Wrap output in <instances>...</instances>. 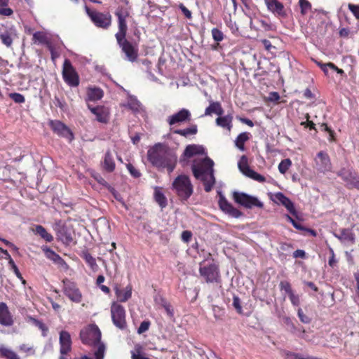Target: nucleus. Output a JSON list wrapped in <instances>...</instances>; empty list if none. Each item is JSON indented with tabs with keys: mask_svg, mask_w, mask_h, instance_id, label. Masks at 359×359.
<instances>
[{
	"mask_svg": "<svg viewBox=\"0 0 359 359\" xmlns=\"http://www.w3.org/2000/svg\"><path fill=\"white\" fill-rule=\"evenodd\" d=\"M149 161L158 168H166L171 173L177 164V156L161 143L156 144L147 152Z\"/></svg>",
	"mask_w": 359,
	"mask_h": 359,
	"instance_id": "nucleus-1",
	"label": "nucleus"
},
{
	"mask_svg": "<svg viewBox=\"0 0 359 359\" xmlns=\"http://www.w3.org/2000/svg\"><path fill=\"white\" fill-rule=\"evenodd\" d=\"M213 165V161L206 157L199 161L194 160L191 166L194 176L203 183L206 192H210L215 184Z\"/></svg>",
	"mask_w": 359,
	"mask_h": 359,
	"instance_id": "nucleus-2",
	"label": "nucleus"
},
{
	"mask_svg": "<svg viewBox=\"0 0 359 359\" xmlns=\"http://www.w3.org/2000/svg\"><path fill=\"white\" fill-rule=\"evenodd\" d=\"M101 332L95 324H90L83 327L79 334L82 343L85 345L97 347L94 353L95 359H104L105 345L101 341Z\"/></svg>",
	"mask_w": 359,
	"mask_h": 359,
	"instance_id": "nucleus-3",
	"label": "nucleus"
},
{
	"mask_svg": "<svg viewBox=\"0 0 359 359\" xmlns=\"http://www.w3.org/2000/svg\"><path fill=\"white\" fill-rule=\"evenodd\" d=\"M172 187L182 201H187L194 192L193 184L186 175H178L172 182Z\"/></svg>",
	"mask_w": 359,
	"mask_h": 359,
	"instance_id": "nucleus-4",
	"label": "nucleus"
},
{
	"mask_svg": "<svg viewBox=\"0 0 359 359\" xmlns=\"http://www.w3.org/2000/svg\"><path fill=\"white\" fill-rule=\"evenodd\" d=\"M199 273L206 283H221V274L219 266L212 259L208 264H205V261L199 264Z\"/></svg>",
	"mask_w": 359,
	"mask_h": 359,
	"instance_id": "nucleus-5",
	"label": "nucleus"
},
{
	"mask_svg": "<svg viewBox=\"0 0 359 359\" xmlns=\"http://www.w3.org/2000/svg\"><path fill=\"white\" fill-rule=\"evenodd\" d=\"M126 34L127 33L115 34V37L126 59L134 62L138 57V47L137 44L133 43L126 39Z\"/></svg>",
	"mask_w": 359,
	"mask_h": 359,
	"instance_id": "nucleus-6",
	"label": "nucleus"
},
{
	"mask_svg": "<svg viewBox=\"0 0 359 359\" xmlns=\"http://www.w3.org/2000/svg\"><path fill=\"white\" fill-rule=\"evenodd\" d=\"M62 292L68 299L76 304H79L82 302L83 294L76 282L65 278L62 280Z\"/></svg>",
	"mask_w": 359,
	"mask_h": 359,
	"instance_id": "nucleus-7",
	"label": "nucleus"
},
{
	"mask_svg": "<svg viewBox=\"0 0 359 359\" xmlns=\"http://www.w3.org/2000/svg\"><path fill=\"white\" fill-rule=\"evenodd\" d=\"M85 10L96 27L107 29L111 25L112 17L109 12L91 11L87 6H85Z\"/></svg>",
	"mask_w": 359,
	"mask_h": 359,
	"instance_id": "nucleus-8",
	"label": "nucleus"
},
{
	"mask_svg": "<svg viewBox=\"0 0 359 359\" xmlns=\"http://www.w3.org/2000/svg\"><path fill=\"white\" fill-rule=\"evenodd\" d=\"M111 316L114 325L120 330L127 327L126 313L124 307L117 302L111 305Z\"/></svg>",
	"mask_w": 359,
	"mask_h": 359,
	"instance_id": "nucleus-9",
	"label": "nucleus"
},
{
	"mask_svg": "<svg viewBox=\"0 0 359 359\" xmlns=\"http://www.w3.org/2000/svg\"><path fill=\"white\" fill-rule=\"evenodd\" d=\"M62 78L65 82L72 87L79 85V76L69 59H65L62 65Z\"/></svg>",
	"mask_w": 359,
	"mask_h": 359,
	"instance_id": "nucleus-10",
	"label": "nucleus"
},
{
	"mask_svg": "<svg viewBox=\"0 0 359 359\" xmlns=\"http://www.w3.org/2000/svg\"><path fill=\"white\" fill-rule=\"evenodd\" d=\"M233 199L236 203L246 208L250 209L253 207L263 208V203L257 198L245 193L234 191L233 193Z\"/></svg>",
	"mask_w": 359,
	"mask_h": 359,
	"instance_id": "nucleus-11",
	"label": "nucleus"
},
{
	"mask_svg": "<svg viewBox=\"0 0 359 359\" xmlns=\"http://www.w3.org/2000/svg\"><path fill=\"white\" fill-rule=\"evenodd\" d=\"M50 129L59 137L66 138L69 142L74 139L72 130L63 122L59 120H50L48 123Z\"/></svg>",
	"mask_w": 359,
	"mask_h": 359,
	"instance_id": "nucleus-12",
	"label": "nucleus"
},
{
	"mask_svg": "<svg viewBox=\"0 0 359 359\" xmlns=\"http://www.w3.org/2000/svg\"><path fill=\"white\" fill-rule=\"evenodd\" d=\"M337 175L345 182V186L348 189H356L359 190V175L355 172L342 168L337 172Z\"/></svg>",
	"mask_w": 359,
	"mask_h": 359,
	"instance_id": "nucleus-13",
	"label": "nucleus"
},
{
	"mask_svg": "<svg viewBox=\"0 0 359 359\" xmlns=\"http://www.w3.org/2000/svg\"><path fill=\"white\" fill-rule=\"evenodd\" d=\"M115 16L117 18L118 31L116 34L127 33V19L130 17V8L125 6H119L115 11Z\"/></svg>",
	"mask_w": 359,
	"mask_h": 359,
	"instance_id": "nucleus-14",
	"label": "nucleus"
},
{
	"mask_svg": "<svg viewBox=\"0 0 359 359\" xmlns=\"http://www.w3.org/2000/svg\"><path fill=\"white\" fill-rule=\"evenodd\" d=\"M238 165L241 172L245 176L259 182H264L266 181L264 176L256 172L249 167L248 158L245 156H242Z\"/></svg>",
	"mask_w": 359,
	"mask_h": 359,
	"instance_id": "nucleus-15",
	"label": "nucleus"
},
{
	"mask_svg": "<svg viewBox=\"0 0 359 359\" xmlns=\"http://www.w3.org/2000/svg\"><path fill=\"white\" fill-rule=\"evenodd\" d=\"M219 194L218 204L223 212L234 218H238L243 215L242 212L234 208L221 193H219Z\"/></svg>",
	"mask_w": 359,
	"mask_h": 359,
	"instance_id": "nucleus-16",
	"label": "nucleus"
},
{
	"mask_svg": "<svg viewBox=\"0 0 359 359\" xmlns=\"http://www.w3.org/2000/svg\"><path fill=\"white\" fill-rule=\"evenodd\" d=\"M14 324L13 316L5 302H0V325L4 327H11Z\"/></svg>",
	"mask_w": 359,
	"mask_h": 359,
	"instance_id": "nucleus-17",
	"label": "nucleus"
},
{
	"mask_svg": "<svg viewBox=\"0 0 359 359\" xmlns=\"http://www.w3.org/2000/svg\"><path fill=\"white\" fill-rule=\"evenodd\" d=\"M191 113L187 109H182L177 113L168 116L167 121L170 126L181 123L191 120Z\"/></svg>",
	"mask_w": 359,
	"mask_h": 359,
	"instance_id": "nucleus-18",
	"label": "nucleus"
},
{
	"mask_svg": "<svg viewBox=\"0 0 359 359\" xmlns=\"http://www.w3.org/2000/svg\"><path fill=\"white\" fill-rule=\"evenodd\" d=\"M59 344L60 354H68L72 351V338L67 331L62 330L60 332Z\"/></svg>",
	"mask_w": 359,
	"mask_h": 359,
	"instance_id": "nucleus-19",
	"label": "nucleus"
},
{
	"mask_svg": "<svg viewBox=\"0 0 359 359\" xmlns=\"http://www.w3.org/2000/svg\"><path fill=\"white\" fill-rule=\"evenodd\" d=\"M90 111L95 116L96 120L102 123H108L109 120V110L104 106L91 107L88 105Z\"/></svg>",
	"mask_w": 359,
	"mask_h": 359,
	"instance_id": "nucleus-20",
	"label": "nucleus"
},
{
	"mask_svg": "<svg viewBox=\"0 0 359 359\" xmlns=\"http://www.w3.org/2000/svg\"><path fill=\"white\" fill-rule=\"evenodd\" d=\"M334 236L345 244L354 245L355 243V234L352 229H340L339 233H334Z\"/></svg>",
	"mask_w": 359,
	"mask_h": 359,
	"instance_id": "nucleus-21",
	"label": "nucleus"
},
{
	"mask_svg": "<svg viewBox=\"0 0 359 359\" xmlns=\"http://www.w3.org/2000/svg\"><path fill=\"white\" fill-rule=\"evenodd\" d=\"M315 161L318 166V170L320 172H325L331 168L330 158L328 154L323 151H320L317 154Z\"/></svg>",
	"mask_w": 359,
	"mask_h": 359,
	"instance_id": "nucleus-22",
	"label": "nucleus"
},
{
	"mask_svg": "<svg viewBox=\"0 0 359 359\" xmlns=\"http://www.w3.org/2000/svg\"><path fill=\"white\" fill-rule=\"evenodd\" d=\"M275 198L276 203L283 205L290 214H292L293 216L297 217V212L294 208V203L288 197L285 196L281 192H278L275 194Z\"/></svg>",
	"mask_w": 359,
	"mask_h": 359,
	"instance_id": "nucleus-23",
	"label": "nucleus"
},
{
	"mask_svg": "<svg viewBox=\"0 0 359 359\" xmlns=\"http://www.w3.org/2000/svg\"><path fill=\"white\" fill-rule=\"evenodd\" d=\"M264 3L269 11L281 17L286 15L283 4L278 0H264Z\"/></svg>",
	"mask_w": 359,
	"mask_h": 359,
	"instance_id": "nucleus-24",
	"label": "nucleus"
},
{
	"mask_svg": "<svg viewBox=\"0 0 359 359\" xmlns=\"http://www.w3.org/2000/svg\"><path fill=\"white\" fill-rule=\"evenodd\" d=\"M205 154V149L203 146L198 144H189L186 147L183 156L190 158L196 155H203Z\"/></svg>",
	"mask_w": 359,
	"mask_h": 359,
	"instance_id": "nucleus-25",
	"label": "nucleus"
},
{
	"mask_svg": "<svg viewBox=\"0 0 359 359\" xmlns=\"http://www.w3.org/2000/svg\"><path fill=\"white\" fill-rule=\"evenodd\" d=\"M232 122L233 116L231 114H227L226 116H219L215 120V123L217 126L226 129L229 132H230L232 129Z\"/></svg>",
	"mask_w": 359,
	"mask_h": 359,
	"instance_id": "nucleus-26",
	"label": "nucleus"
},
{
	"mask_svg": "<svg viewBox=\"0 0 359 359\" xmlns=\"http://www.w3.org/2000/svg\"><path fill=\"white\" fill-rule=\"evenodd\" d=\"M133 287L131 285H128L124 289H115V294L120 302H126L132 297Z\"/></svg>",
	"mask_w": 359,
	"mask_h": 359,
	"instance_id": "nucleus-27",
	"label": "nucleus"
},
{
	"mask_svg": "<svg viewBox=\"0 0 359 359\" xmlns=\"http://www.w3.org/2000/svg\"><path fill=\"white\" fill-rule=\"evenodd\" d=\"M102 168L107 172H112L115 170L116 164L112 154L109 149L106 151L104 160L102 162Z\"/></svg>",
	"mask_w": 359,
	"mask_h": 359,
	"instance_id": "nucleus-28",
	"label": "nucleus"
},
{
	"mask_svg": "<svg viewBox=\"0 0 359 359\" xmlns=\"http://www.w3.org/2000/svg\"><path fill=\"white\" fill-rule=\"evenodd\" d=\"M212 114L218 116L223 115L224 109L220 102L211 101L210 105L205 109L203 116H211Z\"/></svg>",
	"mask_w": 359,
	"mask_h": 359,
	"instance_id": "nucleus-29",
	"label": "nucleus"
},
{
	"mask_svg": "<svg viewBox=\"0 0 359 359\" xmlns=\"http://www.w3.org/2000/svg\"><path fill=\"white\" fill-rule=\"evenodd\" d=\"M45 256L47 259L52 260L55 263L62 264L65 263L64 259L53 250L47 246H43L41 248Z\"/></svg>",
	"mask_w": 359,
	"mask_h": 359,
	"instance_id": "nucleus-30",
	"label": "nucleus"
},
{
	"mask_svg": "<svg viewBox=\"0 0 359 359\" xmlns=\"http://www.w3.org/2000/svg\"><path fill=\"white\" fill-rule=\"evenodd\" d=\"M32 41L34 43H40L50 46L51 43L50 39L48 37L46 33L43 32H36L33 34Z\"/></svg>",
	"mask_w": 359,
	"mask_h": 359,
	"instance_id": "nucleus-31",
	"label": "nucleus"
},
{
	"mask_svg": "<svg viewBox=\"0 0 359 359\" xmlns=\"http://www.w3.org/2000/svg\"><path fill=\"white\" fill-rule=\"evenodd\" d=\"M104 92L100 88L92 87L87 89V97L89 100L97 101L102 98Z\"/></svg>",
	"mask_w": 359,
	"mask_h": 359,
	"instance_id": "nucleus-32",
	"label": "nucleus"
},
{
	"mask_svg": "<svg viewBox=\"0 0 359 359\" xmlns=\"http://www.w3.org/2000/svg\"><path fill=\"white\" fill-rule=\"evenodd\" d=\"M285 323L290 327V332L292 333L297 334L299 337L303 339L305 338L304 334L305 333L306 331L302 326L299 327L295 326L291 318L289 317H286L285 318Z\"/></svg>",
	"mask_w": 359,
	"mask_h": 359,
	"instance_id": "nucleus-33",
	"label": "nucleus"
},
{
	"mask_svg": "<svg viewBox=\"0 0 359 359\" xmlns=\"http://www.w3.org/2000/svg\"><path fill=\"white\" fill-rule=\"evenodd\" d=\"M154 200L159 205V206L163 209L165 208L168 205V201L164 194L161 191V189L160 187H156L154 188Z\"/></svg>",
	"mask_w": 359,
	"mask_h": 359,
	"instance_id": "nucleus-34",
	"label": "nucleus"
},
{
	"mask_svg": "<svg viewBox=\"0 0 359 359\" xmlns=\"http://www.w3.org/2000/svg\"><path fill=\"white\" fill-rule=\"evenodd\" d=\"M4 31L0 32V39L2 43L7 47H10L13 43L12 32L6 27H3Z\"/></svg>",
	"mask_w": 359,
	"mask_h": 359,
	"instance_id": "nucleus-35",
	"label": "nucleus"
},
{
	"mask_svg": "<svg viewBox=\"0 0 359 359\" xmlns=\"http://www.w3.org/2000/svg\"><path fill=\"white\" fill-rule=\"evenodd\" d=\"M250 135L249 133L244 132L237 136L235 144L241 151L245 150V143L250 139Z\"/></svg>",
	"mask_w": 359,
	"mask_h": 359,
	"instance_id": "nucleus-36",
	"label": "nucleus"
},
{
	"mask_svg": "<svg viewBox=\"0 0 359 359\" xmlns=\"http://www.w3.org/2000/svg\"><path fill=\"white\" fill-rule=\"evenodd\" d=\"M281 354L285 359H321L313 356L304 357L302 355L299 353H297L287 350H283L281 351Z\"/></svg>",
	"mask_w": 359,
	"mask_h": 359,
	"instance_id": "nucleus-37",
	"label": "nucleus"
},
{
	"mask_svg": "<svg viewBox=\"0 0 359 359\" xmlns=\"http://www.w3.org/2000/svg\"><path fill=\"white\" fill-rule=\"evenodd\" d=\"M175 134L180 135L183 137H188L189 135H196L198 133V128L196 124L191 126L189 128L185 129H177L173 131Z\"/></svg>",
	"mask_w": 359,
	"mask_h": 359,
	"instance_id": "nucleus-38",
	"label": "nucleus"
},
{
	"mask_svg": "<svg viewBox=\"0 0 359 359\" xmlns=\"http://www.w3.org/2000/svg\"><path fill=\"white\" fill-rule=\"evenodd\" d=\"M34 231L36 234L39 235L46 242H51L53 241V236L41 225H36Z\"/></svg>",
	"mask_w": 359,
	"mask_h": 359,
	"instance_id": "nucleus-39",
	"label": "nucleus"
},
{
	"mask_svg": "<svg viewBox=\"0 0 359 359\" xmlns=\"http://www.w3.org/2000/svg\"><path fill=\"white\" fill-rule=\"evenodd\" d=\"M0 357L6 359H20L15 352L3 346H0Z\"/></svg>",
	"mask_w": 359,
	"mask_h": 359,
	"instance_id": "nucleus-40",
	"label": "nucleus"
},
{
	"mask_svg": "<svg viewBox=\"0 0 359 359\" xmlns=\"http://www.w3.org/2000/svg\"><path fill=\"white\" fill-rule=\"evenodd\" d=\"M9 0H0V15L4 16H11L13 11L8 7Z\"/></svg>",
	"mask_w": 359,
	"mask_h": 359,
	"instance_id": "nucleus-41",
	"label": "nucleus"
},
{
	"mask_svg": "<svg viewBox=\"0 0 359 359\" xmlns=\"http://www.w3.org/2000/svg\"><path fill=\"white\" fill-rule=\"evenodd\" d=\"M211 34L213 40L217 42V46L219 45V42L224 40V33L217 27H214L211 30Z\"/></svg>",
	"mask_w": 359,
	"mask_h": 359,
	"instance_id": "nucleus-42",
	"label": "nucleus"
},
{
	"mask_svg": "<svg viewBox=\"0 0 359 359\" xmlns=\"http://www.w3.org/2000/svg\"><path fill=\"white\" fill-rule=\"evenodd\" d=\"M83 258L93 270H95L97 268L95 259L90 253L84 252Z\"/></svg>",
	"mask_w": 359,
	"mask_h": 359,
	"instance_id": "nucleus-43",
	"label": "nucleus"
},
{
	"mask_svg": "<svg viewBox=\"0 0 359 359\" xmlns=\"http://www.w3.org/2000/svg\"><path fill=\"white\" fill-rule=\"evenodd\" d=\"M279 288L280 291H284L288 296L294 293L290 283L287 280H282L280 282Z\"/></svg>",
	"mask_w": 359,
	"mask_h": 359,
	"instance_id": "nucleus-44",
	"label": "nucleus"
},
{
	"mask_svg": "<svg viewBox=\"0 0 359 359\" xmlns=\"http://www.w3.org/2000/svg\"><path fill=\"white\" fill-rule=\"evenodd\" d=\"M291 165L292 161L290 158L283 159L278 165V170L281 174H285Z\"/></svg>",
	"mask_w": 359,
	"mask_h": 359,
	"instance_id": "nucleus-45",
	"label": "nucleus"
},
{
	"mask_svg": "<svg viewBox=\"0 0 359 359\" xmlns=\"http://www.w3.org/2000/svg\"><path fill=\"white\" fill-rule=\"evenodd\" d=\"M30 320L39 330L42 331L43 336H46L48 331V327L41 320L36 319L33 317H30Z\"/></svg>",
	"mask_w": 359,
	"mask_h": 359,
	"instance_id": "nucleus-46",
	"label": "nucleus"
},
{
	"mask_svg": "<svg viewBox=\"0 0 359 359\" xmlns=\"http://www.w3.org/2000/svg\"><path fill=\"white\" fill-rule=\"evenodd\" d=\"M302 15H306L311 8V3L307 0H299Z\"/></svg>",
	"mask_w": 359,
	"mask_h": 359,
	"instance_id": "nucleus-47",
	"label": "nucleus"
},
{
	"mask_svg": "<svg viewBox=\"0 0 359 359\" xmlns=\"http://www.w3.org/2000/svg\"><path fill=\"white\" fill-rule=\"evenodd\" d=\"M9 97L12 99L15 103L21 104L25 102V97L18 93H11L8 95Z\"/></svg>",
	"mask_w": 359,
	"mask_h": 359,
	"instance_id": "nucleus-48",
	"label": "nucleus"
},
{
	"mask_svg": "<svg viewBox=\"0 0 359 359\" xmlns=\"http://www.w3.org/2000/svg\"><path fill=\"white\" fill-rule=\"evenodd\" d=\"M297 316L300 321L304 324H309L311 321V318L305 314L301 308L297 309Z\"/></svg>",
	"mask_w": 359,
	"mask_h": 359,
	"instance_id": "nucleus-49",
	"label": "nucleus"
},
{
	"mask_svg": "<svg viewBox=\"0 0 359 359\" xmlns=\"http://www.w3.org/2000/svg\"><path fill=\"white\" fill-rule=\"evenodd\" d=\"M151 325V322L149 320H144L142 321L139 327L137 328V333L142 334L147 332Z\"/></svg>",
	"mask_w": 359,
	"mask_h": 359,
	"instance_id": "nucleus-50",
	"label": "nucleus"
},
{
	"mask_svg": "<svg viewBox=\"0 0 359 359\" xmlns=\"http://www.w3.org/2000/svg\"><path fill=\"white\" fill-rule=\"evenodd\" d=\"M233 306L235 308L236 311L241 314L243 313L242 306H241V302L238 297L234 296L233 298Z\"/></svg>",
	"mask_w": 359,
	"mask_h": 359,
	"instance_id": "nucleus-51",
	"label": "nucleus"
},
{
	"mask_svg": "<svg viewBox=\"0 0 359 359\" xmlns=\"http://www.w3.org/2000/svg\"><path fill=\"white\" fill-rule=\"evenodd\" d=\"M130 174L135 177V178H138L141 176V172L137 169L135 168L131 163H128L126 165Z\"/></svg>",
	"mask_w": 359,
	"mask_h": 359,
	"instance_id": "nucleus-52",
	"label": "nucleus"
},
{
	"mask_svg": "<svg viewBox=\"0 0 359 359\" xmlns=\"http://www.w3.org/2000/svg\"><path fill=\"white\" fill-rule=\"evenodd\" d=\"M289 299L290 300L292 304L294 306H299L300 304V298L299 294H295L294 292L288 296Z\"/></svg>",
	"mask_w": 359,
	"mask_h": 359,
	"instance_id": "nucleus-53",
	"label": "nucleus"
},
{
	"mask_svg": "<svg viewBox=\"0 0 359 359\" xmlns=\"http://www.w3.org/2000/svg\"><path fill=\"white\" fill-rule=\"evenodd\" d=\"M8 264L11 266V268L13 271L15 276L19 279H22V276L21 273L20 272L17 265L15 264L13 259H11V262H9Z\"/></svg>",
	"mask_w": 359,
	"mask_h": 359,
	"instance_id": "nucleus-54",
	"label": "nucleus"
},
{
	"mask_svg": "<svg viewBox=\"0 0 359 359\" xmlns=\"http://www.w3.org/2000/svg\"><path fill=\"white\" fill-rule=\"evenodd\" d=\"M322 130H324L325 131H327L330 135V140L334 141V132L332 130L326 123H323L321 125Z\"/></svg>",
	"mask_w": 359,
	"mask_h": 359,
	"instance_id": "nucleus-55",
	"label": "nucleus"
},
{
	"mask_svg": "<svg viewBox=\"0 0 359 359\" xmlns=\"http://www.w3.org/2000/svg\"><path fill=\"white\" fill-rule=\"evenodd\" d=\"M349 10L353 13L356 19L359 20V5L349 4L348 6Z\"/></svg>",
	"mask_w": 359,
	"mask_h": 359,
	"instance_id": "nucleus-56",
	"label": "nucleus"
},
{
	"mask_svg": "<svg viewBox=\"0 0 359 359\" xmlns=\"http://www.w3.org/2000/svg\"><path fill=\"white\" fill-rule=\"evenodd\" d=\"M192 237V233L190 231H184L182 233V240L185 243H189Z\"/></svg>",
	"mask_w": 359,
	"mask_h": 359,
	"instance_id": "nucleus-57",
	"label": "nucleus"
},
{
	"mask_svg": "<svg viewBox=\"0 0 359 359\" xmlns=\"http://www.w3.org/2000/svg\"><path fill=\"white\" fill-rule=\"evenodd\" d=\"M179 8L187 18H191V12L183 4H180Z\"/></svg>",
	"mask_w": 359,
	"mask_h": 359,
	"instance_id": "nucleus-58",
	"label": "nucleus"
},
{
	"mask_svg": "<svg viewBox=\"0 0 359 359\" xmlns=\"http://www.w3.org/2000/svg\"><path fill=\"white\" fill-rule=\"evenodd\" d=\"M163 307L165 309L167 314L170 316V317H172L173 316V310L171 308V306L170 304H168L166 301H163Z\"/></svg>",
	"mask_w": 359,
	"mask_h": 359,
	"instance_id": "nucleus-59",
	"label": "nucleus"
},
{
	"mask_svg": "<svg viewBox=\"0 0 359 359\" xmlns=\"http://www.w3.org/2000/svg\"><path fill=\"white\" fill-rule=\"evenodd\" d=\"M20 351L24 353H34V351L32 347L29 346L27 344H23L19 346Z\"/></svg>",
	"mask_w": 359,
	"mask_h": 359,
	"instance_id": "nucleus-60",
	"label": "nucleus"
},
{
	"mask_svg": "<svg viewBox=\"0 0 359 359\" xmlns=\"http://www.w3.org/2000/svg\"><path fill=\"white\" fill-rule=\"evenodd\" d=\"M293 257L294 258L304 259L306 257V252L303 250H297L293 252Z\"/></svg>",
	"mask_w": 359,
	"mask_h": 359,
	"instance_id": "nucleus-61",
	"label": "nucleus"
},
{
	"mask_svg": "<svg viewBox=\"0 0 359 359\" xmlns=\"http://www.w3.org/2000/svg\"><path fill=\"white\" fill-rule=\"evenodd\" d=\"M261 42L264 46V48L268 51H270L272 48H275V47L272 46L271 43L268 39H262L261 40Z\"/></svg>",
	"mask_w": 359,
	"mask_h": 359,
	"instance_id": "nucleus-62",
	"label": "nucleus"
},
{
	"mask_svg": "<svg viewBox=\"0 0 359 359\" xmlns=\"http://www.w3.org/2000/svg\"><path fill=\"white\" fill-rule=\"evenodd\" d=\"M316 65L321 69V70L325 73V75L328 73V65L327 63L324 64L321 62L316 61Z\"/></svg>",
	"mask_w": 359,
	"mask_h": 359,
	"instance_id": "nucleus-63",
	"label": "nucleus"
},
{
	"mask_svg": "<svg viewBox=\"0 0 359 359\" xmlns=\"http://www.w3.org/2000/svg\"><path fill=\"white\" fill-rule=\"evenodd\" d=\"M301 125L304 126L305 128L309 127L310 130H316V125L311 121L302 122Z\"/></svg>",
	"mask_w": 359,
	"mask_h": 359,
	"instance_id": "nucleus-64",
	"label": "nucleus"
}]
</instances>
